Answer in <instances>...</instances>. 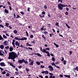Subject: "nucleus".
I'll return each instance as SVG.
<instances>
[{
  "label": "nucleus",
  "mask_w": 78,
  "mask_h": 78,
  "mask_svg": "<svg viewBox=\"0 0 78 78\" xmlns=\"http://www.w3.org/2000/svg\"><path fill=\"white\" fill-rule=\"evenodd\" d=\"M16 57H18V56L16 55V53H15L14 52H10L9 53V57L8 59H12L13 62H15V60L14 59L16 58Z\"/></svg>",
  "instance_id": "1"
},
{
  "label": "nucleus",
  "mask_w": 78,
  "mask_h": 78,
  "mask_svg": "<svg viewBox=\"0 0 78 78\" xmlns=\"http://www.w3.org/2000/svg\"><path fill=\"white\" fill-rule=\"evenodd\" d=\"M66 6L67 7V5L62 4L61 3H60V4L58 5V8L60 10H62V9H63V7H66Z\"/></svg>",
  "instance_id": "2"
},
{
  "label": "nucleus",
  "mask_w": 78,
  "mask_h": 78,
  "mask_svg": "<svg viewBox=\"0 0 78 78\" xmlns=\"http://www.w3.org/2000/svg\"><path fill=\"white\" fill-rule=\"evenodd\" d=\"M18 62H19V63H20V64H22L23 63H25V64H28V62H27V61L26 60V61L24 59L18 60Z\"/></svg>",
  "instance_id": "3"
},
{
  "label": "nucleus",
  "mask_w": 78,
  "mask_h": 78,
  "mask_svg": "<svg viewBox=\"0 0 78 78\" xmlns=\"http://www.w3.org/2000/svg\"><path fill=\"white\" fill-rule=\"evenodd\" d=\"M1 66L5 67V63L4 62H1L0 63Z\"/></svg>",
  "instance_id": "4"
},
{
  "label": "nucleus",
  "mask_w": 78,
  "mask_h": 78,
  "mask_svg": "<svg viewBox=\"0 0 78 78\" xmlns=\"http://www.w3.org/2000/svg\"><path fill=\"white\" fill-rule=\"evenodd\" d=\"M48 68L49 69H51L50 70H52V71H53V70H54V69H53V67L51 66H48Z\"/></svg>",
  "instance_id": "5"
},
{
  "label": "nucleus",
  "mask_w": 78,
  "mask_h": 78,
  "mask_svg": "<svg viewBox=\"0 0 78 78\" xmlns=\"http://www.w3.org/2000/svg\"><path fill=\"white\" fill-rule=\"evenodd\" d=\"M44 26H43V27H42L41 28V31H45V30H46V28H45L44 29Z\"/></svg>",
  "instance_id": "6"
},
{
  "label": "nucleus",
  "mask_w": 78,
  "mask_h": 78,
  "mask_svg": "<svg viewBox=\"0 0 78 78\" xmlns=\"http://www.w3.org/2000/svg\"><path fill=\"white\" fill-rule=\"evenodd\" d=\"M75 70H76L77 72H78V67L76 66L75 68H74L73 71L75 72Z\"/></svg>",
  "instance_id": "7"
},
{
  "label": "nucleus",
  "mask_w": 78,
  "mask_h": 78,
  "mask_svg": "<svg viewBox=\"0 0 78 78\" xmlns=\"http://www.w3.org/2000/svg\"><path fill=\"white\" fill-rule=\"evenodd\" d=\"M24 40H27V38L26 37H24L20 39V41H24Z\"/></svg>",
  "instance_id": "8"
},
{
  "label": "nucleus",
  "mask_w": 78,
  "mask_h": 78,
  "mask_svg": "<svg viewBox=\"0 0 78 78\" xmlns=\"http://www.w3.org/2000/svg\"><path fill=\"white\" fill-rule=\"evenodd\" d=\"M7 43H8V41H5L3 43V45H7L8 44H7Z\"/></svg>",
  "instance_id": "9"
},
{
  "label": "nucleus",
  "mask_w": 78,
  "mask_h": 78,
  "mask_svg": "<svg viewBox=\"0 0 78 78\" xmlns=\"http://www.w3.org/2000/svg\"><path fill=\"white\" fill-rule=\"evenodd\" d=\"M46 53H47V56H50V53H49V52L48 51H46Z\"/></svg>",
  "instance_id": "10"
},
{
  "label": "nucleus",
  "mask_w": 78,
  "mask_h": 78,
  "mask_svg": "<svg viewBox=\"0 0 78 78\" xmlns=\"http://www.w3.org/2000/svg\"><path fill=\"white\" fill-rule=\"evenodd\" d=\"M34 62V61L33 60L30 63H29V65H30L31 66L33 65V62Z\"/></svg>",
  "instance_id": "11"
},
{
  "label": "nucleus",
  "mask_w": 78,
  "mask_h": 78,
  "mask_svg": "<svg viewBox=\"0 0 78 78\" xmlns=\"http://www.w3.org/2000/svg\"><path fill=\"white\" fill-rule=\"evenodd\" d=\"M0 48L1 49H3V48H4V45H1L0 46Z\"/></svg>",
  "instance_id": "12"
},
{
  "label": "nucleus",
  "mask_w": 78,
  "mask_h": 78,
  "mask_svg": "<svg viewBox=\"0 0 78 78\" xmlns=\"http://www.w3.org/2000/svg\"><path fill=\"white\" fill-rule=\"evenodd\" d=\"M23 47L24 48H26V49H30L31 50H33V48H32L29 47L28 48H25V47Z\"/></svg>",
  "instance_id": "13"
},
{
  "label": "nucleus",
  "mask_w": 78,
  "mask_h": 78,
  "mask_svg": "<svg viewBox=\"0 0 78 78\" xmlns=\"http://www.w3.org/2000/svg\"><path fill=\"white\" fill-rule=\"evenodd\" d=\"M9 51H12L13 50V48L12 47H10L9 48Z\"/></svg>",
  "instance_id": "14"
},
{
  "label": "nucleus",
  "mask_w": 78,
  "mask_h": 78,
  "mask_svg": "<svg viewBox=\"0 0 78 78\" xmlns=\"http://www.w3.org/2000/svg\"><path fill=\"white\" fill-rule=\"evenodd\" d=\"M4 12L5 13H6L7 14H8V13H9V12L8 11V10L6 9H5Z\"/></svg>",
  "instance_id": "15"
},
{
  "label": "nucleus",
  "mask_w": 78,
  "mask_h": 78,
  "mask_svg": "<svg viewBox=\"0 0 78 78\" xmlns=\"http://www.w3.org/2000/svg\"><path fill=\"white\" fill-rule=\"evenodd\" d=\"M64 76H65V77H67L68 78H70V75H64Z\"/></svg>",
  "instance_id": "16"
},
{
  "label": "nucleus",
  "mask_w": 78,
  "mask_h": 78,
  "mask_svg": "<svg viewBox=\"0 0 78 78\" xmlns=\"http://www.w3.org/2000/svg\"><path fill=\"white\" fill-rule=\"evenodd\" d=\"M55 25H56V26H58V27H59V23H56Z\"/></svg>",
  "instance_id": "17"
},
{
  "label": "nucleus",
  "mask_w": 78,
  "mask_h": 78,
  "mask_svg": "<svg viewBox=\"0 0 78 78\" xmlns=\"http://www.w3.org/2000/svg\"><path fill=\"white\" fill-rule=\"evenodd\" d=\"M41 51L43 53H46V49H43V50Z\"/></svg>",
  "instance_id": "18"
},
{
  "label": "nucleus",
  "mask_w": 78,
  "mask_h": 78,
  "mask_svg": "<svg viewBox=\"0 0 78 78\" xmlns=\"http://www.w3.org/2000/svg\"><path fill=\"white\" fill-rule=\"evenodd\" d=\"M5 26H6V27H8V26H9V23H5Z\"/></svg>",
  "instance_id": "19"
},
{
  "label": "nucleus",
  "mask_w": 78,
  "mask_h": 78,
  "mask_svg": "<svg viewBox=\"0 0 78 78\" xmlns=\"http://www.w3.org/2000/svg\"><path fill=\"white\" fill-rule=\"evenodd\" d=\"M13 33H14V34H17V33H18V32L17 30H14L13 31Z\"/></svg>",
  "instance_id": "20"
},
{
  "label": "nucleus",
  "mask_w": 78,
  "mask_h": 78,
  "mask_svg": "<svg viewBox=\"0 0 78 78\" xmlns=\"http://www.w3.org/2000/svg\"><path fill=\"white\" fill-rule=\"evenodd\" d=\"M42 37L43 39H44V40H46V37L44 36V35L43 34L42 35Z\"/></svg>",
  "instance_id": "21"
},
{
  "label": "nucleus",
  "mask_w": 78,
  "mask_h": 78,
  "mask_svg": "<svg viewBox=\"0 0 78 78\" xmlns=\"http://www.w3.org/2000/svg\"><path fill=\"white\" fill-rule=\"evenodd\" d=\"M4 28V26L2 24H0V28Z\"/></svg>",
  "instance_id": "22"
},
{
  "label": "nucleus",
  "mask_w": 78,
  "mask_h": 78,
  "mask_svg": "<svg viewBox=\"0 0 78 78\" xmlns=\"http://www.w3.org/2000/svg\"><path fill=\"white\" fill-rule=\"evenodd\" d=\"M55 58L54 57H52V61L55 62Z\"/></svg>",
  "instance_id": "23"
},
{
  "label": "nucleus",
  "mask_w": 78,
  "mask_h": 78,
  "mask_svg": "<svg viewBox=\"0 0 78 78\" xmlns=\"http://www.w3.org/2000/svg\"><path fill=\"white\" fill-rule=\"evenodd\" d=\"M9 64H10V66H12V67H13L14 66L12 64V63H9Z\"/></svg>",
  "instance_id": "24"
},
{
  "label": "nucleus",
  "mask_w": 78,
  "mask_h": 78,
  "mask_svg": "<svg viewBox=\"0 0 78 78\" xmlns=\"http://www.w3.org/2000/svg\"><path fill=\"white\" fill-rule=\"evenodd\" d=\"M37 55L38 56H40V57H41V54H40L39 53H37Z\"/></svg>",
  "instance_id": "25"
},
{
  "label": "nucleus",
  "mask_w": 78,
  "mask_h": 78,
  "mask_svg": "<svg viewBox=\"0 0 78 78\" xmlns=\"http://www.w3.org/2000/svg\"><path fill=\"white\" fill-rule=\"evenodd\" d=\"M3 38L2 37V36L0 35V40H3Z\"/></svg>",
  "instance_id": "26"
},
{
  "label": "nucleus",
  "mask_w": 78,
  "mask_h": 78,
  "mask_svg": "<svg viewBox=\"0 0 78 78\" xmlns=\"http://www.w3.org/2000/svg\"><path fill=\"white\" fill-rule=\"evenodd\" d=\"M15 39H16V40H19V41H20V39H19L17 37H16L15 38Z\"/></svg>",
  "instance_id": "27"
},
{
  "label": "nucleus",
  "mask_w": 78,
  "mask_h": 78,
  "mask_svg": "<svg viewBox=\"0 0 78 78\" xmlns=\"http://www.w3.org/2000/svg\"><path fill=\"white\" fill-rule=\"evenodd\" d=\"M36 63L37 65H41V63H40V62H36Z\"/></svg>",
  "instance_id": "28"
},
{
  "label": "nucleus",
  "mask_w": 78,
  "mask_h": 78,
  "mask_svg": "<svg viewBox=\"0 0 78 78\" xmlns=\"http://www.w3.org/2000/svg\"><path fill=\"white\" fill-rule=\"evenodd\" d=\"M65 24H66V25L67 27H68V28H70V27L69 26V25H67V24L65 23Z\"/></svg>",
  "instance_id": "29"
},
{
  "label": "nucleus",
  "mask_w": 78,
  "mask_h": 78,
  "mask_svg": "<svg viewBox=\"0 0 78 78\" xmlns=\"http://www.w3.org/2000/svg\"><path fill=\"white\" fill-rule=\"evenodd\" d=\"M40 67H41V69H44V67H45V66H44L41 65V66Z\"/></svg>",
  "instance_id": "30"
},
{
  "label": "nucleus",
  "mask_w": 78,
  "mask_h": 78,
  "mask_svg": "<svg viewBox=\"0 0 78 78\" xmlns=\"http://www.w3.org/2000/svg\"><path fill=\"white\" fill-rule=\"evenodd\" d=\"M44 34H46V35H47L48 34V32H47L46 31H44Z\"/></svg>",
  "instance_id": "31"
},
{
  "label": "nucleus",
  "mask_w": 78,
  "mask_h": 78,
  "mask_svg": "<svg viewBox=\"0 0 78 78\" xmlns=\"http://www.w3.org/2000/svg\"><path fill=\"white\" fill-rule=\"evenodd\" d=\"M3 36L4 39H7V37L5 36V35H3Z\"/></svg>",
  "instance_id": "32"
},
{
  "label": "nucleus",
  "mask_w": 78,
  "mask_h": 78,
  "mask_svg": "<svg viewBox=\"0 0 78 78\" xmlns=\"http://www.w3.org/2000/svg\"><path fill=\"white\" fill-rule=\"evenodd\" d=\"M51 64L52 66H55V67L56 66L54 62H53L52 63H51Z\"/></svg>",
  "instance_id": "33"
},
{
  "label": "nucleus",
  "mask_w": 78,
  "mask_h": 78,
  "mask_svg": "<svg viewBox=\"0 0 78 78\" xmlns=\"http://www.w3.org/2000/svg\"><path fill=\"white\" fill-rule=\"evenodd\" d=\"M17 17H16V19H18V18H20V16L18 15H17Z\"/></svg>",
  "instance_id": "34"
},
{
  "label": "nucleus",
  "mask_w": 78,
  "mask_h": 78,
  "mask_svg": "<svg viewBox=\"0 0 78 78\" xmlns=\"http://www.w3.org/2000/svg\"><path fill=\"white\" fill-rule=\"evenodd\" d=\"M15 44L17 46V45H18V41H16V42L15 43Z\"/></svg>",
  "instance_id": "35"
},
{
  "label": "nucleus",
  "mask_w": 78,
  "mask_h": 78,
  "mask_svg": "<svg viewBox=\"0 0 78 78\" xmlns=\"http://www.w3.org/2000/svg\"><path fill=\"white\" fill-rule=\"evenodd\" d=\"M45 72V74H48V71H46Z\"/></svg>",
  "instance_id": "36"
},
{
  "label": "nucleus",
  "mask_w": 78,
  "mask_h": 78,
  "mask_svg": "<svg viewBox=\"0 0 78 78\" xmlns=\"http://www.w3.org/2000/svg\"><path fill=\"white\" fill-rule=\"evenodd\" d=\"M33 35L31 34L30 35V38H33Z\"/></svg>",
  "instance_id": "37"
},
{
  "label": "nucleus",
  "mask_w": 78,
  "mask_h": 78,
  "mask_svg": "<svg viewBox=\"0 0 78 78\" xmlns=\"http://www.w3.org/2000/svg\"><path fill=\"white\" fill-rule=\"evenodd\" d=\"M5 48L6 49H9V46H7L6 47H5Z\"/></svg>",
  "instance_id": "38"
},
{
  "label": "nucleus",
  "mask_w": 78,
  "mask_h": 78,
  "mask_svg": "<svg viewBox=\"0 0 78 78\" xmlns=\"http://www.w3.org/2000/svg\"><path fill=\"white\" fill-rule=\"evenodd\" d=\"M39 16H40V17H42V18H44V17H45V15H43V16H41V14H40V15H39Z\"/></svg>",
  "instance_id": "39"
},
{
  "label": "nucleus",
  "mask_w": 78,
  "mask_h": 78,
  "mask_svg": "<svg viewBox=\"0 0 78 78\" xmlns=\"http://www.w3.org/2000/svg\"><path fill=\"white\" fill-rule=\"evenodd\" d=\"M15 43H13V42H12V45H13V47L14 48H15V44H14Z\"/></svg>",
  "instance_id": "40"
},
{
  "label": "nucleus",
  "mask_w": 78,
  "mask_h": 78,
  "mask_svg": "<svg viewBox=\"0 0 78 78\" xmlns=\"http://www.w3.org/2000/svg\"><path fill=\"white\" fill-rule=\"evenodd\" d=\"M27 46H29V47H31V46H32V45H31V44H29L27 45H26Z\"/></svg>",
  "instance_id": "41"
},
{
  "label": "nucleus",
  "mask_w": 78,
  "mask_h": 78,
  "mask_svg": "<svg viewBox=\"0 0 78 78\" xmlns=\"http://www.w3.org/2000/svg\"><path fill=\"white\" fill-rule=\"evenodd\" d=\"M6 76H9V73H7L6 74Z\"/></svg>",
  "instance_id": "42"
},
{
  "label": "nucleus",
  "mask_w": 78,
  "mask_h": 78,
  "mask_svg": "<svg viewBox=\"0 0 78 78\" xmlns=\"http://www.w3.org/2000/svg\"><path fill=\"white\" fill-rule=\"evenodd\" d=\"M26 71L27 72H29V71L30 70V69L27 68H26Z\"/></svg>",
  "instance_id": "43"
},
{
  "label": "nucleus",
  "mask_w": 78,
  "mask_h": 78,
  "mask_svg": "<svg viewBox=\"0 0 78 78\" xmlns=\"http://www.w3.org/2000/svg\"><path fill=\"white\" fill-rule=\"evenodd\" d=\"M63 62L64 63V65H66V60H64L63 61Z\"/></svg>",
  "instance_id": "44"
},
{
  "label": "nucleus",
  "mask_w": 78,
  "mask_h": 78,
  "mask_svg": "<svg viewBox=\"0 0 78 78\" xmlns=\"http://www.w3.org/2000/svg\"><path fill=\"white\" fill-rule=\"evenodd\" d=\"M15 74L16 75H19V72H15Z\"/></svg>",
  "instance_id": "45"
},
{
  "label": "nucleus",
  "mask_w": 78,
  "mask_h": 78,
  "mask_svg": "<svg viewBox=\"0 0 78 78\" xmlns=\"http://www.w3.org/2000/svg\"><path fill=\"white\" fill-rule=\"evenodd\" d=\"M2 74L3 75H4V74H6V72H5V71H4L3 72H2Z\"/></svg>",
  "instance_id": "46"
},
{
  "label": "nucleus",
  "mask_w": 78,
  "mask_h": 78,
  "mask_svg": "<svg viewBox=\"0 0 78 78\" xmlns=\"http://www.w3.org/2000/svg\"><path fill=\"white\" fill-rule=\"evenodd\" d=\"M66 15H69V13L67 12H65Z\"/></svg>",
  "instance_id": "47"
},
{
  "label": "nucleus",
  "mask_w": 78,
  "mask_h": 78,
  "mask_svg": "<svg viewBox=\"0 0 78 78\" xmlns=\"http://www.w3.org/2000/svg\"><path fill=\"white\" fill-rule=\"evenodd\" d=\"M60 77H61V78H63V75H59Z\"/></svg>",
  "instance_id": "48"
},
{
  "label": "nucleus",
  "mask_w": 78,
  "mask_h": 78,
  "mask_svg": "<svg viewBox=\"0 0 78 78\" xmlns=\"http://www.w3.org/2000/svg\"><path fill=\"white\" fill-rule=\"evenodd\" d=\"M20 13H21L22 15H23V14H24V12H20Z\"/></svg>",
  "instance_id": "49"
},
{
  "label": "nucleus",
  "mask_w": 78,
  "mask_h": 78,
  "mask_svg": "<svg viewBox=\"0 0 78 78\" xmlns=\"http://www.w3.org/2000/svg\"><path fill=\"white\" fill-rule=\"evenodd\" d=\"M0 56H4V55H3V54L2 53V52H1L0 53Z\"/></svg>",
  "instance_id": "50"
},
{
  "label": "nucleus",
  "mask_w": 78,
  "mask_h": 78,
  "mask_svg": "<svg viewBox=\"0 0 78 78\" xmlns=\"http://www.w3.org/2000/svg\"><path fill=\"white\" fill-rule=\"evenodd\" d=\"M59 62H55V64H56V65H57L58 64H59Z\"/></svg>",
  "instance_id": "51"
},
{
  "label": "nucleus",
  "mask_w": 78,
  "mask_h": 78,
  "mask_svg": "<svg viewBox=\"0 0 78 78\" xmlns=\"http://www.w3.org/2000/svg\"><path fill=\"white\" fill-rule=\"evenodd\" d=\"M42 14H45V12L44 11H43L42 13Z\"/></svg>",
  "instance_id": "52"
},
{
  "label": "nucleus",
  "mask_w": 78,
  "mask_h": 78,
  "mask_svg": "<svg viewBox=\"0 0 78 78\" xmlns=\"http://www.w3.org/2000/svg\"><path fill=\"white\" fill-rule=\"evenodd\" d=\"M9 8L10 10L11 11L12 10V8H11V6H9Z\"/></svg>",
  "instance_id": "53"
},
{
  "label": "nucleus",
  "mask_w": 78,
  "mask_h": 78,
  "mask_svg": "<svg viewBox=\"0 0 78 78\" xmlns=\"http://www.w3.org/2000/svg\"><path fill=\"white\" fill-rule=\"evenodd\" d=\"M45 50H50V48H46Z\"/></svg>",
  "instance_id": "54"
},
{
  "label": "nucleus",
  "mask_w": 78,
  "mask_h": 78,
  "mask_svg": "<svg viewBox=\"0 0 78 78\" xmlns=\"http://www.w3.org/2000/svg\"><path fill=\"white\" fill-rule=\"evenodd\" d=\"M39 78H43V76H39Z\"/></svg>",
  "instance_id": "55"
},
{
  "label": "nucleus",
  "mask_w": 78,
  "mask_h": 78,
  "mask_svg": "<svg viewBox=\"0 0 78 78\" xmlns=\"http://www.w3.org/2000/svg\"><path fill=\"white\" fill-rule=\"evenodd\" d=\"M50 55H51V56H52L53 57H54V55L53 54H50Z\"/></svg>",
  "instance_id": "56"
},
{
  "label": "nucleus",
  "mask_w": 78,
  "mask_h": 78,
  "mask_svg": "<svg viewBox=\"0 0 78 78\" xmlns=\"http://www.w3.org/2000/svg\"><path fill=\"white\" fill-rule=\"evenodd\" d=\"M44 8L45 9H47V6L45 5L44 6Z\"/></svg>",
  "instance_id": "57"
},
{
  "label": "nucleus",
  "mask_w": 78,
  "mask_h": 78,
  "mask_svg": "<svg viewBox=\"0 0 78 78\" xmlns=\"http://www.w3.org/2000/svg\"><path fill=\"white\" fill-rule=\"evenodd\" d=\"M18 68H19V69H21V68H22V65L18 66Z\"/></svg>",
  "instance_id": "58"
},
{
  "label": "nucleus",
  "mask_w": 78,
  "mask_h": 78,
  "mask_svg": "<svg viewBox=\"0 0 78 78\" xmlns=\"http://www.w3.org/2000/svg\"><path fill=\"white\" fill-rule=\"evenodd\" d=\"M64 60V57H62V59H61L62 61H63Z\"/></svg>",
  "instance_id": "59"
},
{
  "label": "nucleus",
  "mask_w": 78,
  "mask_h": 78,
  "mask_svg": "<svg viewBox=\"0 0 78 78\" xmlns=\"http://www.w3.org/2000/svg\"><path fill=\"white\" fill-rule=\"evenodd\" d=\"M7 3H8V5H10V6H11V3H10L9 2H8Z\"/></svg>",
  "instance_id": "60"
},
{
  "label": "nucleus",
  "mask_w": 78,
  "mask_h": 78,
  "mask_svg": "<svg viewBox=\"0 0 78 78\" xmlns=\"http://www.w3.org/2000/svg\"><path fill=\"white\" fill-rule=\"evenodd\" d=\"M69 54L70 55H72V51H69Z\"/></svg>",
  "instance_id": "61"
},
{
  "label": "nucleus",
  "mask_w": 78,
  "mask_h": 78,
  "mask_svg": "<svg viewBox=\"0 0 78 78\" xmlns=\"http://www.w3.org/2000/svg\"><path fill=\"white\" fill-rule=\"evenodd\" d=\"M32 42L33 44H35V43H36V42H35L34 40V41H32Z\"/></svg>",
  "instance_id": "62"
},
{
  "label": "nucleus",
  "mask_w": 78,
  "mask_h": 78,
  "mask_svg": "<svg viewBox=\"0 0 78 78\" xmlns=\"http://www.w3.org/2000/svg\"><path fill=\"white\" fill-rule=\"evenodd\" d=\"M52 30H53V32H55V29H54L52 28Z\"/></svg>",
  "instance_id": "63"
},
{
  "label": "nucleus",
  "mask_w": 78,
  "mask_h": 78,
  "mask_svg": "<svg viewBox=\"0 0 78 78\" xmlns=\"http://www.w3.org/2000/svg\"><path fill=\"white\" fill-rule=\"evenodd\" d=\"M45 78H48V76H46L45 77Z\"/></svg>",
  "instance_id": "64"
}]
</instances>
